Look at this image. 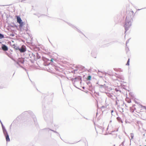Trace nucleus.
<instances>
[{
  "instance_id": "1",
  "label": "nucleus",
  "mask_w": 146,
  "mask_h": 146,
  "mask_svg": "<svg viewBox=\"0 0 146 146\" xmlns=\"http://www.w3.org/2000/svg\"><path fill=\"white\" fill-rule=\"evenodd\" d=\"M134 13L132 11H129L127 12V14L126 17V24L125 25V29L127 28V23H128L129 25L127 27H129L131 25V23L130 22L132 19V17L133 16Z\"/></svg>"
},
{
  "instance_id": "2",
  "label": "nucleus",
  "mask_w": 146,
  "mask_h": 146,
  "mask_svg": "<svg viewBox=\"0 0 146 146\" xmlns=\"http://www.w3.org/2000/svg\"><path fill=\"white\" fill-rule=\"evenodd\" d=\"M135 109L137 112L139 113L145 110L146 108L145 106H143L141 105H138L136 106Z\"/></svg>"
},
{
  "instance_id": "3",
  "label": "nucleus",
  "mask_w": 146,
  "mask_h": 146,
  "mask_svg": "<svg viewBox=\"0 0 146 146\" xmlns=\"http://www.w3.org/2000/svg\"><path fill=\"white\" fill-rule=\"evenodd\" d=\"M16 17L17 19V22L20 24V27H22L23 23L22 22V20L21 18L19 16H16Z\"/></svg>"
},
{
  "instance_id": "4",
  "label": "nucleus",
  "mask_w": 146,
  "mask_h": 146,
  "mask_svg": "<svg viewBox=\"0 0 146 146\" xmlns=\"http://www.w3.org/2000/svg\"><path fill=\"white\" fill-rule=\"evenodd\" d=\"M2 48L4 51H7L8 50L7 47L5 45L3 44L2 46Z\"/></svg>"
},
{
  "instance_id": "5",
  "label": "nucleus",
  "mask_w": 146,
  "mask_h": 146,
  "mask_svg": "<svg viewBox=\"0 0 146 146\" xmlns=\"http://www.w3.org/2000/svg\"><path fill=\"white\" fill-rule=\"evenodd\" d=\"M20 51L21 52H25L26 50V49H25V48H24L23 46H22V47L21 48L19 49H19Z\"/></svg>"
},
{
  "instance_id": "6",
  "label": "nucleus",
  "mask_w": 146,
  "mask_h": 146,
  "mask_svg": "<svg viewBox=\"0 0 146 146\" xmlns=\"http://www.w3.org/2000/svg\"><path fill=\"white\" fill-rule=\"evenodd\" d=\"M6 139L7 141L9 142L10 141V139L9 137V136L8 134H6V135H5Z\"/></svg>"
},
{
  "instance_id": "7",
  "label": "nucleus",
  "mask_w": 146,
  "mask_h": 146,
  "mask_svg": "<svg viewBox=\"0 0 146 146\" xmlns=\"http://www.w3.org/2000/svg\"><path fill=\"white\" fill-rule=\"evenodd\" d=\"M126 101L128 103H130L131 102V100L129 98L127 97L125 99Z\"/></svg>"
},
{
  "instance_id": "8",
  "label": "nucleus",
  "mask_w": 146,
  "mask_h": 146,
  "mask_svg": "<svg viewBox=\"0 0 146 146\" xmlns=\"http://www.w3.org/2000/svg\"><path fill=\"white\" fill-rule=\"evenodd\" d=\"M14 46V48L16 50H19V48L18 46H15V45H13Z\"/></svg>"
},
{
  "instance_id": "9",
  "label": "nucleus",
  "mask_w": 146,
  "mask_h": 146,
  "mask_svg": "<svg viewBox=\"0 0 146 146\" xmlns=\"http://www.w3.org/2000/svg\"><path fill=\"white\" fill-rule=\"evenodd\" d=\"M4 38V36L3 35L0 33V39H2Z\"/></svg>"
},
{
  "instance_id": "10",
  "label": "nucleus",
  "mask_w": 146,
  "mask_h": 146,
  "mask_svg": "<svg viewBox=\"0 0 146 146\" xmlns=\"http://www.w3.org/2000/svg\"><path fill=\"white\" fill-rule=\"evenodd\" d=\"M91 76H88V77L87 78V80H90L91 79Z\"/></svg>"
},
{
  "instance_id": "11",
  "label": "nucleus",
  "mask_w": 146,
  "mask_h": 146,
  "mask_svg": "<svg viewBox=\"0 0 146 146\" xmlns=\"http://www.w3.org/2000/svg\"><path fill=\"white\" fill-rule=\"evenodd\" d=\"M129 59L128 61L127 62V63L126 64V65H129Z\"/></svg>"
},
{
  "instance_id": "12",
  "label": "nucleus",
  "mask_w": 146,
  "mask_h": 146,
  "mask_svg": "<svg viewBox=\"0 0 146 146\" xmlns=\"http://www.w3.org/2000/svg\"><path fill=\"white\" fill-rule=\"evenodd\" d=\"M2 128H3V132H4L6 131V130H5V128L3 127H2Z\"/></svg>"
},
{
  "instance_id": "13",
  "label": "nucleus",
  "mask_w": 146,
  "mask_h": 146,
  "mask_svg": "<svg viewBox=\"0 0 146 146\" xmlns=\"http://www.w3.org/2000/svg\"><path fill=\"white\" fill-rule=\"evenodd\" d=\"M3 133L5 135H6V134H8L6 131L3 132Z\"/></svg>"
},
{
  "instance_id": "14",
  "label": "nucleus",
  "mask_w": 146,
  "mask_h": 146,
  "mask_svg": "<svg viewBox=\"0 0 146 146\" xmlns=\"http://www.w3.org/2000/svg\"><path fill=\"white\" fill-rule=\"evenodd\" d=\"M53 60L54 59L53 58H52L50 60V61H51V62H52Z\"/></svg>"
},
{
  "instance_id": "15",
  "label": "nucleus",
  "mask_w": 146,
  "mask_h": 146,
  "mask_svg": "<svg viewBox=\"0 0 146 146\" xmlns=\"http://www.w3.org/2000/svg\"><path fill=\"white\" fill-rule=\"evenodd\" d=\"M144 146H146V145H145Z\"/></svg>"
}]
</instances>
